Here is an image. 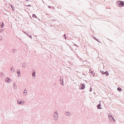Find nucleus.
Segmentation results:
<instances>
[{
  "label": "nucleus",
  "mask_w": 124,
  "mask_h": 124,
  "mask_svg": "<svg viewBox=\"0 0 124 124\" xmlns=\"http://www.w3.org/2000/svg\"><path fill=\"white\" fill-rule=\"evenodd\" d=\"M17 73L18 74V76H19V75H20L21 74L20 70H18L17 71Z\"/></svg>",
  "instance_id": "15"
},
{
  "label": "nucleus",
  "mask_w": 124,
  "mask_h": 124,
  "mask_svg": "<svg viewBox=\"0 0 124 124\" xmlns=\"http://www.w3.org/2000/svg\"><path fill=\"white\" fill-rule=\"evenodd\" d=\"M15 83H14V86H15Z\"/></svg>",
  "instance_id": "38"
},
{
  "label": "nucleus",
  "mask_w": 124,
  "mask_h": 124,
  "mask_svg": "<svg viewBox=\"0 0 124 124\" xmlns=\"http://www.w3.org/2000/svg\"><path fill=\"white\" fill-rule=\"evenodd\" d=\"M27 34L26 35L29 37L31 39H32V36L31 35V34L30 33H28V32H27Z\"/></svg>",
  "instance_id": "9"
},
{
  "label": "nucleus",
  "mask_w": 124,
  "mask_h": 124,
  "mask_svg": "<svg viewBox=\"0 0 124 124\" xmlns=\"http://www.w3.org/2000/svg\"><path fill=\"white\" fill-rule=\"evenodd\" d=\"M11 80L9 78H7L5 79V81L7 82H10V81Z\"/></svg>",
  "instance_id": "5"
},
{
  "label": "nucleus",
  "mask_w": 124,
  "mask_h": 124,
  "mask_svg": "<svg viewBox=\"0 0 124 124\" xmlns=\"http://www.w3.org/2000/svg\"><path fill=\"white\" fill-rule=\"evenodd\" d=\"M4 24L3 22H1L0 23V26L1 28H4Z\"/></svg>",
  "instance_id": "7"
},
{
  "label": "nucleus",
  "mask_w": 124,
  "mask_h": 124,
  "mask_svg": "<svg viewBox=\"0 0 124 124\" xmlns=\"http://www.w3.org/2000/svg\"><path fill=\"white\" fill-rule=\"evenodd\" d=\"M58 117L57 116V115H54V119L55 117H56V118H57Z\"/></svg>",
  "instance_id": "26"
},
{
  "label": "nucleus",
  "mask_w": 124,
  "mask_h": 124,
  "mask_svg": "<svg viewBox=\"0 0 124 124\" xmlns=\"http://www.w3.org/2000/svg\"><path fill=\"white\" fill-rule=\"evenodd\" d=\"M79 59L80 60H82V58H81L80 59Z\"/></svg>",
  "instance_id": "39"
},
{
  "label": "nucleus",
  "mask_w": 124,
  "mask_h": 124,
  "mask_svg": "<svg viewBox=\"0 0 124 124\" xmlns=\"http://www.w3.org/2000/svg\"><path fill=\"white\" fill-rule=\"evenodd\" d=\"M17 102L19 104L22 105L23 104L24 102L23 101H17Z\"/></svg>",
  "instance_id": "8"
},
{
  "label": "nucleus",
  "mask_w": 124,
  "mask_h": 124,
  "mask_svg": "<svg viewBox=\"0 0 124 124\" xmlns=\"http://www.w3.org/2000/svg\"><path fill=\"white\" fill-rule=\"evenodd\" d=\"M109 118L110 121L113 122V121L114 122L115 121L114 118L111 115L109 116Z\"/></svg>",
  "instance_id": "4"
},
{
  "label": "nucleus",
  "mask_w": 124,
  "mask_h": 124,
  "mask_svg": "<svg viewBox=\"0 0 124 124\" xmlns=\"http://www.w3.org/2000/svg\"><path fill=\"white\" fill-rule=\"evenodd\" d=\"M116 5L119 7H122L124 5V1L121 0L117 1L116 3Z\"/></svg>",
  "instance_id": "1"
},
{
  "label": "nucleus",
  "mask_w": 124,
  "mask_h": 124,
  "mask_svg": "<svg viewBox=\"0 0 124 124\" xmlns=\"http://www.w3.org/2000/svg\"><path fill=\"white\" fill-rule=\"evenodd\" d=\"M63 37H64V38H65V39L66 40V35L65 34H64L63 36Z\"/></svg>",
  "instance_id": "24"
},
{
  "label": "nucleus",
  "mask_w": 124,
  "mask_h": 124,
  "mask_svg": "<svg viewBox=\"0 0 124 124\" xmlns=\"http://www.w3.org/2000/svg\"><path fill=\"white\" fill-rule=\"evenodd\" d=\"M62 79V78H60V83L61 82V81H62V79Z\"/></svg>",
  "instance_id": "32"
},
{
  "label": "nucleus",
  "mask_w": 124,
  "mask_h": 124,
  "mask_svg": "<svg viewBox=\"0 0 124 124\" xmlns=\"http://www.w3.org/2000/svg\"><path fill=\"white\" fill-rule=\"evenodd\" d=\"M101 106V104L100 103L97 106V107L98 109H102V108H101L100 107Z\"/></svg>",
  "instance_id": "6"
},
{
  "label": "nucleus",
  "mask_w": 124,
  "mask_h": 124,
  "mask_svg": "<svg viewBox=\"0 0 124 124\" xmlns=\"http://www.w3.org/2000/svg\"><path fill=\"white\" fill-rule=\"evenodd\" d=\"M32 76L34 77H35V71L33 72H32Z\"/></svg>",
  "instance_id": "14"
},
{
  "label": "nucleus",
  "mask_w": 124,
  "mask_h": 124,
  "mask_svg": "<svg viewBox=\"0 0 124 124\" xmlns=\"http://www.w3.org/2000/svg\"><path fill=\"white\" fill-rule=\"evenodd\" d=\"M27 93V91L26 90H25V89H24V93Z\"/></svg>",
  "instance_id": "28"
},
{
  "label": "nucleus",
  "mask_w": 124,
  "mask_h": 124,
  "mask_svg": "<svg viewBox=\"0 0 124 124\" xmlns=\"http://www.w3.org/2000/svg\"><path fill=\"white\" fill-rule=\"evenodd\" d=\"M100 72L102 75L105 74L107 76H108L109 75L108 72L107 71L105 72H104L102 70H100Z\"/></svg>",
  "instance_id": "3"
},
{
  "label": "nucleus",
  "mask_w": 124,
  "mask_h": 124,
  "mask_svg": "<svg viewBox=\"0 0 124 124\" xmlns=\"http://www.w3.org/2000/svg\"><path fill=\"white\" fill-rule=\"evenodd\" d=\"M93 38L94 39H95V40H96L97 41L100 42H99V41L97 39H96V38L95 37L93 36Z\"/></svg>",
  "instance_id": "25"
},
{
  "label": "nucleus",
  "mask_w": 124,
  "mask_h": 124,
  "mask_svg": "<svg viewBox=\"0 0 124 124\" xmlns=\"http://www.w3.org/2000/svg\"><path fill=\"white\" fill-rule=\"evenodd\" d=\"M66 115L68 116H70V115L71 114L69 112H66V113H65Z\"/></svg>",
  "instance_id": "11"
},
{
  "label": "nucleus",
  "mask_w": 124,
  "mask_h": 124,
  "mask_svg": "<svg viewBox=\"0 0 124 124\" xmlns=\"http://www.w3.org/2000/svg\"><path fill=\"white\" fill-rule=\"evenodd\" d=\"M14 68L13 67H12V68H11L10 69L11 71H12L13 72H14Z\"/></svg>",
  "instance_id": "16"
},
{
  "label": "nucleus",
  "mask_w": 124,
  "mask_h": 124,
  "mask_svg": "<svg viewBox=\"0 0 124 124\" xmlns=\"http://www.w3.org/2000/svg\"><path fill=\"white\" fill-rule=\"evenodd\" d=\"M26 65V64L25 63H23L22 64V67L24 68L25 67Z\"/></svg>",
  "instance_id": "12"
},
{
  "label": "nucleus",
  "mask_w": 124,
  "mask_h": 124,
  "mask_svg": "<svg viewBox=\"0 0 124 124\" xmlns=\"http://www.w3.org/2000/svg\"><path fill=\"white\" fill-rule=\"evenodd\" d=\"M92 89L91 87V88L90 89V91L91 92V91H92Z\"/></svg>",
  "instance_id": "30"
},
{
  "label": "nucleus",
  "mask_w": 124,
  "mask_h": 124,
  "mask_svg": "<svg viewBox=\"0 0 124 124\" xmlns=\"http://www.w3.org/2000/svg\"><path fill=\"white\" fill-rule=\"evenodd\" d=\"M46 15H47L48 16H47V17L48 18H50V15H49L48 14H46Z\"/></svg>",
  "instance_id": "29"
},
{
  "label": "nucleus",
  "mask_w": 124,
  "mask_h": 124,
  "mask_svg": "<svg viewBox=\"0 0 124 124\" xmlns=\"http://www.w3.org/2000/svg\"><path fill=\"white\" fill-rule=\"evenodd\" d=\"M90 73H91L93 75V77H94V73L93 72L91 71V72H90Z\"/></svg>",
  "instance_id": "20"
},
{
  "label": "nucleus",
  "mask_w": 124,
  "mask_h": 124,
  "mask_svg": "<svg viewBox=\"0 0 124 124\" xmlns=\"http://www.w3.org/2000/svg\"><path fill=\"white\" fill-rule=\"evenodd\" d=\"M57 113H58L57 112V111H55V112L54 113V115H57V116H58V115Z\"/></svg>",
  "instance_id": "22"
},
{
  "label": "nucleus",
  "mask_w": 124,
  "mask_h": 124,
  "mask_svg": "<svg viewBox=\"0 0 124 124\" xmlns=\"http://www.w3.org/2000/svg\"><path fill=\"white\" fill-rule=\"evenodd\" d=\"M2 39V37L1 36H0V40H1Z\"/></svg>",
  "instance_id": "31"
},
{
  "label": "nucleus",
  "mask_w": 124,
  "mask_h": 124,
  "mask_svg": "<svg viewBox=\"0 0 124 124\" xmlns=\"http://www.w3.org/2000/svg\"><path fill=\"white\" fill-rule=\"evenodd\" d=\"M18 76H19V77H20V75H19V76L18 75Z\"/></svg>",
  "instance_id": "41"
},
{
  "label": "nucleus",
  "mask_w": 124,
  "mask_h": 124,
  "mask_svg": "<svg viewBox=\"0 0 124 124\" xmlns=\"http://www.w3.org/2000/svg\"><path fill=\"white\" fill-rule=\"evenodd\" d=\"M51 20L52 21H55L56 20Z\"/></svg>",
  "instance_id": "37"
},
{
  "label": "nucleus",
  "mask_w": 124,
  "mask_h": 124,
  "mask_svg": "<svg viewBox=\"0 0 124 124\" xmlns=\"http://www.w3.org/2000/svg\"><path fill=\"white\" fill-rule=\"evenodd\" d=\"M82 74L83 75H84V76H85V73L84 72H83V73H82Z\"/></svg>",
  "instance_id": "35"
},
{
  "label": "nucleus",
  "mask_w": 124,
  "mask_h": 124,
  "mask_svg": "<svg viewBox=\"0 0 124 124\" xmlns=\"http://www.w3.org/2000/svg\"><path fill=\"white\" fill-rule=\"evenodd\" d=\"M4 29H1L0 30V33H2L4 32Z\"/></svg>",
  "instance_id": "18"
},
{
  "label": "nucleus",
  "mask_w": 124,
  "mask_h": 124,
  "mask_svg": "<svg viewBox=\"0 0 124 124\" xmlns=\"http://www.w3.org/2000/svg\"><path fill=\"white\" fill-rule=\"evenodd\" d=\"M31 6V5L30 4H29L27 6V7H30Z\"/></svg>",
  "instance_id": "33"
},
{
  "label": "nucleus",
  "mask_w": 124,
  "mask_h": 124,
  "mask_svg": "<svg viewBox=\"0 0 124 124\" xmlns=\"http://www.w3.org/2000/svg\"><path fill=\"white\" fill-rule=\"evenodd\" d=\"M80 87L79 88L80 89L83 90L85 89V84L84 83H81L80 84Z\"/></svg>",
  "instance_id": "2"
},
{
  "label": "nucleus",
  "mask_w": 124,
  "mask_h": 124,
  "mask_svg": "<svg viewBox=\"0 0 124 124\" xmlns=\"http://www.w3.org/2000/svg\"><path fill=\"white\" fill-rule=\"evenodd\" d=\"M0 73H1V76H2V77H4V74H3L2 72H0Z\"/></svg>",
  "instance_id": "19"
},
{
  "label": "nucleus",
  "mask_w": 124,
  "mask_h": 124,
  "mask_svg": "<svg viewBox=\"0 0 124 124\" xmlns=\"http://www.w3.org/2000/svg\"><path fill=\"white\" fill-rule=\"evenodd\" d=\"M75 45L76 46H77L76 44H75Z\"/></svg>",
  "instance_id": "40"
},
{
  "label": "nucleus",
  "mask_w": 124,
  "mask_h": 124,
  "mask_svg": "<svg viewBox=\"0 0 124 124\" xmlns=\"http://www.w3.org/2000/svg\"><path fill=\"white\" fill-rule=\"evenodd\" d=\"M61 84L63 85V79L62 78V80L61 81V82L60 83Z\"/></svg>",
  "instance_id": "21"
},
{
  "label": "nucleus",
  "mask_w": 124,
  "mask_h": 124,
  "mask_svg": "<svg viewBox=\"0 0 124 124\" xmlns=\"http://www.w3.org/2000/svg\"><path fill=\"white\" fill-rule=\"evenodd\" d=\"M48 8H52H52H53V9L54 8V7H51L50 6H48Z\"/></svg>",
  "instance_id": "23"
},
{
  "label": "nucleus",
  "mask_w": 124,
  "mask_h": 124,
  "mask_svg": "<svg viewBox=\"0 0 124 124\" xmlns=\"http://www.w3.org/2000/svg\"><path fill=\"white\" fill-rule=\"evenodd\" d=\"M24 32V33H25V34H26V35H27V33H26V32Z\"/></svg>",
  "instance_id": "36"
},
{
  "label": "nucleus",
  "mask_w": 124,
  "mask_h": 124,
  "mask_svg": "<svg viewBox=\"0 0 124 124\" xmlns=\"http://www.w3.org/2000/svg\"><path fill=\"white\" fill-rule=\"evenodd\" d=\"M11 8H12L13 10H15V8L14 7V6H13V5H12V6H11Z\"/></svg>",
  "instance_id": "27"
},
{
  "label": "nucleus",
  "mask_w": 124,
  "mask_h": 124,
  "mask_svg": "<svg viewBox=\"0 0 124 124\" xmlns=\"http://www.w3.org/2000/svg\"><path fill=\"white\" fill-rule=\"evenodd\" d=\"M12 51L13 52L16 53V49H12Z\"/></svg>",
  "instance_id": "13"
},
{
  "label": "nucleus",
  "mask_w": 124,
  "mask_h": 124,
  "mask_svg": "<svg viewBox=\"0 0 124 124\" xmlns=\"http://www.w3.org/2000/svg\"><path fill=\"white\" fill-rule=\"evenodd\" d=\"M117 90L119 91L120 92H121L122 91V89L121 88L119 87L117 88Z\"/></svg>",
  "instance_id": "10"
},
{
  "label": "nucleus",
  "mask_w": 124,
  "mask_h": 124,
  "mask_svg": "<svg viewBox=\"0 0 124 124\" xmlns=\"http://www.w3.org/2000/svg\"><path fill=\"white\" fill-rule=\"evenodd\" d=\"M32 17H34V18L36 17V18H37L36 15L34 14H33L32 16Z\"/></svg>",
  "instance_id": "17"
},
{
  "label": "nucleus",
  "mask_w": 124,
  "mask_h": 124,
  "mask_svg": "<svg viewBox=\"0 0 124 124\" xmlns=\"http://www.w3.org/2000/svg\"><path fill=\"white\" fill-rule=\"evenodd\" d=\"M26 0L27 1H31L30 0Z\"/></svg>",
  "instance_id": "34"
}]
</instances>
